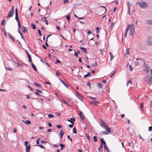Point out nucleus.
I'll return each mask as SVG.
<instances>
[{
  "label": "nucleus",
  "instance_id": "nucleus-1",
  "mask_svg": "<svg viewBox=\"0 0 152 152\" xmlns=\"http://www.w3.org/2000/svg\"><path fill=\"white\" fill-rule=\"evenodd\" d=\"M143 80L148 84H150L152 82V76L150 75H147L143 78Z\"/></svg>",
  "mask_w": 152,
  "mask_h": 152
},
{
  "label": "nucleus",
  "instance_id": "nucleus-2",
  "mask_svg": "<svg viewBox=\"0 0 152 152\" xmlns=\"http://www.w3.org/2000/svg\"><path fill=\"white\" fill-rule=\"evenodd\" d=\"M139 5L140 7L144 9L146 8L148 6V4L144 1H142L141 2H137L135 5Z\"/></svg>",
  "mask_w": 152,
  "mask_h": 152
},
{
  "label": "nucleus",
  "instance_id": "nucleus-3",
  "mask_svg": "<svg viewBox=\"0 0 152 152\" xmlns=\"http://www.w3.org/2000/svg\"><path fill=\"white\" fill-rule=\"evenodd\" d=\"M14 7L13 6H12L11 10L9 11L8 14L6 17L7 19L9 20V18H11L14 14Z\"/></svg>",
  "mask_w": 152,
  "mask_h": 152
},
{
  "label": "nucleus",
  "instance_id": "nucleus-4",
  "mask_svg": "<svg viewBox=\"0 0 152 152\" xmlns=\"http://www.w3.org/2000/svg\"><path fill=\"white\" fill-rule=\"evenodd\" d=\"M144 70L146 73H148L150 70L149 66L146 64H145L144 66Z\"/></svg>",
  "mask_w": 152,
  "mask_h": 152
},
{
  "label": "nucleus",
  "instance_id": "nucleus-5",
  "mask_svg": "<svg viewBox=\"0 0 152 152\" xmlns=\"http://www.w3.org/2000/svg\"><path fill=\"white\" fill-rule=\"evenodd\" d=\"M36 91L35 92V94L39 96H42L41 94H40V93L42 94V91L41 90H40L37 89L36 90Z\"/></svg>",
  "mask_w": 152,
  "mask_h": 152
},
{
  "label": "nucleus",
  "instance_id": "nucleus-6",
  "mask_svg": "<svg viewBox=\"0 0 152 152\" xmlns=\"http://www.w3.org/2000/svg\"><path fill=\"white\" fill-rule=\"evenodd\" d=\"M147 43L149 45H152V37L148 38L147 40Z\"/></svg>",
  "mask_w": 152,
  "mask_h": 152
},
{
  "label": "nucleus",
  "instance_id": "nucleus-7",
  "mask_svg": "<svg viewBox=\"0 0 152 152\" xmlns=\"http://www.w3.org/2000/svg\"><path fill=\"white\" fill-rule=\"evenodd\" d=\"M67 121L70 122L72 124H74V122L75 121V119L74 118H71L70 119H67Z\"/></svg>",
  "mask_w": 152,
  "mask_h": 152
},
{
  "label": "nucleus",
  "instance_id": "nucleus-8",
  "mask_svg": "<svg viewBox=\"0 0 152 152\" xmlns=\"http://www.w3.org/2000/svg\"><path fill=\"white\" fill-rule=\"evenodd\" d=\"M101 8L100 9V11H102V14L105 13L107 10L106 8L103 6L101 7Z\"/></svg>",
  "mask_w": 152,
  "mask_h": 152
},
{
  "label": "nucleus",
  "instance_id": "nucleus-9",
  "mask_svg": "<svg viewBox=\"0 0 152 152\" xmlns=\"http://www.w3.org/2000/svg\"><path fill=\"white\" fill-rule=\"evenodd\" d=\"M91 103L92 104L97 105L100 103V102L98 101L94 100L91 101Z\"/></svg>",
  "mask_w": 152,
  "mask_h": 152
},
{
  "label": "nucleus",
  "instance_id": "nucleus-10",
  "mask_svg": "<svg viewBox=\"0 0 152 152\" xmlns=\"http://www.w3.org/2000/svg\"><path fill=\"white\" fill-rule=\"evenodd\" d=\"M101 122L100 126L103 127L104 128L107 125L103 120H101Z\"/></svg>",
  "mask_w": 152,
  "mask_h": 152
},
{
  "label": "nucleus",
  "instance_id": "nucleus-11",
  "mask_svg": "<svg viewBox=\"0 0 152 152\" xmlns=\"http://www.w3.org/2000/svg\"><path fill=\"white\" fill-rule=\"evenodd\" d=\"M130 28V25H129L127 26V28L126 29V30H125V34H124V36H125V37H126L127 31L129 30V29Z\"/></svg>",
  "mask_w": 152,
  "mask_h": 152
},
{
  "label": "nucleus",
  "instance_id": "nucleus-12",
  "mask_svg": "<svg viewBox=\"0 0 152 152\" xmlns=\"http://www.w3.org/2000/svg\"><path fill=\"white\" fill-rule=\"evenodd\" d=\"M79 116L82 120H83L85 118V116L81 112H80L79 114Z\"/></svg>",
  "mask_w": 152,
  "mask_h": 152
},
{
  "label": "nucleus",
  "instance_id": "nucleus-13",
  "mask_svg": "<svg viewBox=\"0 0 152 152\" xmlns=\"http://www.w3.org/2000/svg\"><path fill=\"white\" fill-rule=\"evenodd\" d=\"M26 53L27 55V57L28 59L29 62H31V61H32V60L30 55L27 51H26Z\"/></svg>",
  "mask_w": 152,
  "mask_h": 152
},
{
  "label": "nucleus",
  "instance_id": "nucleus-14",
  "mask_svg": "<svg viewBox=\"0 0 152 152\" xmlns=\"http://www.w3.org/2000/svg\"><path fill=\"white\" fill-rule=\"evenodd\" d=\"M15 19L16 20H17L18 19V11L17 9H15Z\"/></svg>",
  "mask_w": 152,
  "mask_h": 152
},
{
  "label": "nucleus",
  "instance_id": "nucleus-15",
  "mask_svg": "<svg viewBox=\"0 0 152 152\" xmlns=\"http://www.w3.org/2000/svg\"><path fill=\"white\" fill-rule=\"evenodd\" d=\"M105 129L107 132L110 133L111 132V130L110 128H109V126L107 125L106 126L104 127Z\"/></svg>",
  "mask_w": 152,
  "mask_h": 152
},
{
  "label": "nucleus",
  "instance_id": "nucleus-16",
  "mask_svg": "<svg viewBox=\"0 0 152 152\" xmlns=\"http://www.w3.org/2000/svg\"><path fill=\"white\" fill-rule=\"evenodd\" d=\"M76 96L79 99H80L82 98V95L79 94L77 91H76Z\"/></svg>",
  "mask_w": 152,
  "mask_h": 152
},
{
  "label": "nucleus",
  "instance_id": "nucleus-17",
  "mask_svg": "<svg viewBox=\"0 0 152 152\" xmlns=\"http://www.w3.org/2000/svg\"><path fill=\"white\" fill-rule=\"evenodd\" d=\"M80 48L82 50V51L83 53H87V50L86 48L83 47H81Z\"/></svg>",
  "mask_w": 152,
  "mask_h": 152
},
{
  "label": "nucleus",
  "instance_id": "nucleus-18",
  "mask_svg": "<svg viewBox=\"0 0 152 152\" xmlns=\"http://www.w3.org/2000/svg\"><path fill=\"white\" fill-rule=\"evenodd\" d=\"M60 131L61 132L59 133V135L60 137L61 138L63 137V135L64 134V132L62 129H61Z\"/></svg>",
  "mask_w": 152,
  "mask_h": 152
},
{
  "label": "nucleus",
  "instance_id": "nucleus-19",
  "mask_svg": "<svg viewBox=\"0 0 152 152\" xmlns=\"http://www.w3.org/2000/svg\"><path fill=\"white\" fill-rule=\"evenodd\" d=\"M135 32V30H130V31H129V35L130 36H132V37H133L134 36H133V34Z\"/></svg>",
  "mask_w": 152,
  "mask_h": 152
},
{
  "label": "nucleus",
  "instance_id": "nucleus-20",
  "mask_svg": "<svg viewBox=\"0 0 152 152\" xmlns=\"http://www.w3.org/2000/svg\"><path fill=\"white\" fill-rule=\"evenodd\" d=\"M100 51L101 52V54L102 55L104 56L106 55V52L104 51V50H103L102 49H101L100 50Z\"/></svg>",
  "mask_w": 152,
  "mask_h": 152
},
{
  "label": "nucleus",
  "instance_id": "nucleus-21",
  "mask_svg": "<svg viewBox=\"0 0 152 152\" xmlns=\"http://www.w3.org/2000/svg\"><path fill=\"white\" fill-rule=\"evenodd\" d=\"M130 25V30H132V31L133 30H135V26L134 24H131Z\"/></svg>",
  "mask_w": 152,
  "mask_h": 152
},
{
  "label": "nucleus",
  "instance_id": "nucleus-22",
  "mask_svg": "<svg viewBox=\"0 0 152 152\" xmlns=\"http://www.w3.org/2000/svg\"><path fill=\"white\" fill-rule=\"evenodd\" d=\"M22 121L23 123H24V124H31V121H29V120H26L25 121Z\"/></svg>",
  "mask_w": 152,
  "mask_h": 152
},
{
  "label": "nucleus",
  "instance_id": "nucleus-23",
  "mask_svg": "<svg viewBox=\"0 0 152 152\" xmlns=\"http://www.w3.org/2000/svg\"><path fill=\"white\" fill-rule=\"evenodd\" d=\"M30 149V145H29L28 147L26 148V152H29Z\"/></svg>",
  "mask_w": 152,
  "mask_h": 152
},
{
  "label": "nucleus",
  "instance_id": "nucleus-24",
  "mask_svg": "<svg viewBox=\"0 0 152 152\" xmlns=\"http://www.w3.org/2000/svg\"><path fill=\"white\" fill-rule=\"evenodd\" d=\"M60 81L66 88H68V85L66 83L64 82L63 80H60Z\"/></svg>",
  "mask_w": 152,
  "mask_h": 152
},
{
  "label": "nucleus",
  "instance_id": "nucleus-25",
  "mask_svg": "<svg viewBox=\"0 0 152 152\" xmlns=\"http://www.w3.org/2000/svg\"><path fill=\"white\" fill-rule=\"evenodd\" d=\"M146 23L149 25L152 24V20H148L146 21Z\"/></svg>",
  "mask_w": 152,
  "mask_h": 152
},
{
  "label": "nucleus",
  "instance_id": "nucleus-26",
  "mask_svg": "<svg viewBox=\"0 0 152 152\" xmlns=\"http://www.w3.org/2000/svg\"><path fill=\"white\" fill-rule=\"evenodd\" d=\"M31 26L32 28L34 29H36V26L35 24L33 23H31Z\"/></svg>",
  "mask_w": 152,
  "mask_h": 152
},
{
  "label": "nucleus",
  "instance_id": "nucleus-27",
  "mask_svg": "<svg viewBox=\"0 0 152 152\" xmlns=\"http://www.w3.org/2000/svg\"><path fill=\"white\" fill-rule=\"evenodd\" d=\"M104 149L106 150V151L107 152H109V149H108V148L107 147L106 144H105V145H104Z\"/></svg>",
  "mask_w": 152,
  "mask_h": 152
},
{
  "label": "nucleus",
  "instance_id": "nucleus-28",
  "mask_svg": "<svg viewBox=\"0 0 152 152\" xmlns=\"http://www.w3.org/2000/svg\"><path fill=\"white\" fill-rule=\"evenodd\" d=\"M100 141L102 143H103L104 145H105L106 144V143L104 141V140L102 138H101L100 139Z\"/></svg>",
  "mask_w": 152,
  "mask_h": 152
},
{
  "label": "nucleus",
  "instance_id": "nucleus-29",
  "mask_svg": "<svg viewBox=\"0 0 152 152\" xmlns=\"http://www.w3.org/2000/svg\"><path fill=\"white\" fill-rule=\"evenodd\" d=\"M91 75V73L89 72H88L87 74L84 76V77H88L90 76Z\"/></svg>",
  "mask_w": 152,
  "mask_h": 152
},
{
  "label": "nucleus",
  "instance_id": "nucleus-30",
  "mask_svg": "<svg viewBox=\"0 0 152 152\" xmlns=\"http://www.w3.org/2000/svg\"><path fill=\"white\" fill-rule=\"evenodd\" d=\"M97 87L99 88H101L102 87V84H100L99 83H97Z\"/></svg>",
  "mask_w": 152,
  "mask_h": 152
},
{
  "label": "nucleus",
  "instance_id": "nucleus-31",
  "mask_svg": "<svg viewBox=\"0 0 152 152\" xmlns=\"http://www.w3.org/2000/svg\"><path fill=\"white\" fill-rule=\"evenodd\" d=\"M103 147V144L102 143H101V144L100 145L98 149V150L100 152H101V150H102V149Z\"/></svg>",
  "mask_w": 152,
  "mask_h": 152
},
{
  "label": "nucleus",
  "instance_id": "nucleus-32",
  "mask_svg": "<svg viewBox=\"0 0 152 152\" xmlns=\"http://www.w3.org/2000/svg\"><path fill=\"white\" fill-rule=\"evenodd\" d=\"M31 66H32V67H33V68L34 69L35 71H37V69H36V68L35 66L34 65V64H33V63L32 62V61H31Z\"/></svg>",
  "mask_w": 152,
  "mask_h": 152
},
{
  "label": "nucleus",
  "instance_id": "nucleus-33",
  "mask_svg": "<svg viewBox=\"0 0 152 152\" xmlns=\"http://www.w3.org/2000/svg\"><path fill=\"white\" fill-rule=\"evenodd\" d=\"M22 27H23V30H22L23 32L25 33L27 31V30L26 29L25 27H24V26H22Z\"/></svg>",
  "mask_w": 152,
  "mask_h": 152
},
{
  "label": "nucleus",
  "instance_id": "nucleus-34",
  "mask_svg": "<svg viewBox=\"0 0 152 152\" xmlns=\"http://www.w3.org/2000/svg\"><path fill=\"white\" fill-rule=\"evenodd\" d=\"M34 84L35 86H36L39 88L41 87V85L40 84H38L35 82L34 83Z\"/></svg>",
  "mask_w": 152,
  "mask_h": 152
},
{
  "label": "nucleus",
  "instance_id": "nucleus-35",
  "mask_svg": "<svg viewBox=\"0 0 152 152\" xmlns=\"http://www.w3.org/2000/svg\"><path fill=\"white\" fill-rule=\"evenodd\" d=\"M41 19L42 20L44 21V22L46 20V17H42L41 18Z\"/></svg>",
  "mask_w": 152,
  "mask_h": 152
},
{
  "label": "nucleus",
  "instance_id": "nucleus-36",
  "mask_svg": "<svg viewBox=\"0 0 152 152\" xmlns=\"http://www.w3.org/2000/svg\"><path fill=\"white\" fill-rule=\"evenodd\" d=\"M130 53L129 51V49L128 48L127 50V52H126V54H125V56H126V55H130Z\"/></svg>",
  "mask_w": 152,
  "mask_h": 152
},
{
  "label": "nucleus",
  "instance_id": "nucleus-37",
  "mask_svg": "<svg viewBox=\"0 0 152 152\" xmlns=\"http://www.w3.org/2000/svg\"><path fill=\"white\" fill-rule=\"evenodd\" d=\"M109 54L110 56V59L112 60L114 58V56L113 55H112V54L111 52L109 53Z\"/></svg>",
  "mask_w": 152,
  "mask_h": 152
},
{
  "label": "nucleus",
  "instance_id": "nucleus-38",
  "mask_svg": "<svg viewBox=\"0 0 152 152\" xmlns=\"http://www.w3.org/2000/svg\"><path fill=\"white\" fill-rule=\"evenodd\" d=\"M73 132L75 134H76L77 133V130L75 127L73 128Z\"/></svg>",
  "mask_w": 152,
  "mask_h": 152
},
{
  "label": "nucleus",
  "instance_id": "nucleus-39",
  "mask_svg": "<svg viewBox=\"0 0 152 152\" xmlns=\"http://www.w3.org/2000/svg\"><path fill=\"white\" fill-rule=\"evenodd\" d=\"M48 117L50 118H53L54 117V115H53L49 114L48 115Z\"/></svg>",
  "mask_w": 152,
  "mask_h": 152
},
{
  "label": "nucleus",
  "instance_id": "nucleus-40",
  "mask_svg": "<svg viewBox=\"0 0 152 152\" xmlns=\"http://www.w3.org/2000/svg\"><path fill=\"white\" fill-rule=\"evenodd\" d=\"M95 31L96 33H99V28L97 27L95 29Z\"/></svg>",
  "mask_w": 152,
  "mask_h": 152
},
{
  "label": "nucleus",
  "instance_id": "nucleus-41",
  "mask_svg": "<svg viewBox=\"0 0 152 152\" xmlns=\"http://www.w3.org/2000/svg\"><path fill=\"white\" fill-rule=\"evenodd\" d=\"M132 80H129L127 82V86H128L129 84L130 83V84L131 85H132Z\"/></svg>",
  "mask_w": 152,
  "mask_h": 152
},
{
  "label": "nucleus",
  "instance_id": "nucleus-42",
  "mask_svg": "<svg viewBox=\"0 0 152 152\" xmlns=\"http://www.w3.org/2000/svg\"><path fill=\"white\" fill-rule=\"evenodd\" d=\"M127 5L128 6V9H130V7H131V4H130V3H129V1H128L127 2Z\"/></svg>",
  "mask_w": 152,
  "mask_h": 152
},
{
  "label": "nucleus",
  "instance_id": "nucleus-43",
  "mask_svg": "<svg viewBox=\"0 0 152 152\" xmlns=\"http://www.w3.org/2000/svg\"><path fill=\"white\" fill-rule=\"evenodd\" d=\"M94 141L95 142H96L97 141V137L96 136H94L93 137Z\"/></svg>",
  "mask_w": 152,
  "mask_h": 152
},
{
  "label": "nucleus",
  "instance_id": "nucleus-44",
  "mask_svg": "<svg viewBox=\"0 0 152 152\" xmlns=\"http://www.w3.org/2000/svg\"><path fill=\"white\" fill-rule=\"evenodd\" d=\"M101 133L103 135H107L108 134L107 132L105 131H102Z\"/></svg>",
  "mask_w": 152,
  "mask_h": 152
},
{
  "label": "nucleus",
  "instance_id": "nucleus-45",
  "mask_svg": "<svg viewBox=\"0 0 152 152\" xmlns=\"http://www.w3.org/2000/svg\"><path fill=\"white\" fill-rule=\"evenodd\" d=\"M140 107L141 109H142L143 108V103H141L140 104Z\"/></svg>",
  "mask_w": 152,
  "mask_h": 152
},
{
  "label": "nucleus",
  "instance_id": "nucleus-46",
  "mask_svg": "<svg viewBox=\"0 0 152 152\" xmlns=\"http://www.w3.org/2000/svg\"><path fill=\"white\" fill-rule=\"evenodd\" d=\"M97 65V63L96 62L94 64H91V66H95Z\"/></svg>",
  "mask_w": 152,
  "mask_h": 152
},
{
  "label": "nucleus",
  "instance_id": "nucleus-47",
  "mask_svg": "<svg viewBox=\"0 0 152 152\" xmlns=\"http://www.w3.org/2000/svg\"><path fill=\"white\" fill-rule=\"evenodd\" d=\"M37 146L42 148H43V149L45 148V147L43 146L42 145H37Z\"/></svg>",
  "mask_w": 152,
  "mask_h": 152
},
{
  "label": "nucleus",
  "instance_id": "nucleus-48",
  "mask_svg": "<svg viewBox=\"0 0 152 152\" xmlns=\"http://www.w3.org/2000/svg\"><path fill=\"white\" fill-rule=\"evenodd\" d=\"M61 75V73L58 71H57L56 72V75L57 76H59L60 75Z\"/></svg>",
  "mask_w": 152,
  "mask_h": 152
},
{
  "label": "nucleus",
  "instance_id": "nucleus-49",
  "mask_svg": "<svg viewBox=\"0 0 152 152\" xmlns=\"http://www.w3.org/2000/svg\"><path fill=\"white\" fill-rule=\"evenodd\" d=\"M66 18L69 21V20L70 19V15H68L66 17Z\"/></svg>",
  "mask_w": 152,
  "mask_h": 152
},
{
  "label": "nucleus",
  "instance_id": "nucleus-50",
  "mask_svg": "<svg viewBox=\"0 0 152 152\" xmlns=\"http://www.w3.org/2000/svg\"><path fill=\"white\" fill-rule=\"evenodd\" d=\"M38 32L40 36H41L42 35L41 33V31L39 29H38Z\"/></svg>",
  "mask_w": 152,
  "mask_h": 152
},
{
  "label": "nucleus",
  "instance_id": "nucleus-51",
  "mask_svg": "<svg viewBox=\"0 0 152 152\" xmlns=\"http://www.w3.org/2000/svg\"><path fill=\"white\" fill-rule=\"evenodd\" d=\"M67 138H68L69 140H70L71 141V142H72V139L70 137L69 135H67Z\"/></svg>",
  "mask_w": 152,
  "mask_h": 152
},
{
  "label": "nucleus",
  "instance_id": "nucleus-52",
  "mask_svg": "<svg viewBox=\"0 0 152 152\" xmlns=\"http://www.w3.org/2000/svg\"><path fill=\"white\" fill-rule=\"evenodd\" d=\"M129 67L130 70L131 71H132L133 69V68L132 67V65H129Z\"/></svg>",
  "mask_w": 152,
  "mask_h": 152
},
{
  "label": "nucleus",
  "instance_id": "nucleus-53",
  "mask_svg": "<svg viewBox=\"0 0 152 152\" xmlns=\"http://www.w3.org/2000/svg\"><path fill=\"white\" fill-rule=\"evenodd\" d=\"M56 127L58 129H60L62 127V126L60 125H58L56 126Z\"/></svg>",
  "mask_w": 152,
  "mask_h": 152
},
{
  "label": "nucleus",
  "instance_id": "nucleus-54",
  "mask_svg": "<svg viewBox=\"0 0 152 152\" xmlns=\"http://www.w3.org/2000/svg\"><path fill=\"white\" fill-rule=\"evenodd\" d=\"M18 27L19 28H20V20H18Z\"/></svg>",
  "mask_w": 152,
  "mask_h": 152
},
{
  "label": "nucleus",
  "instance_id": "nucleus-55",
  "mask_svg": "<svg viewBox=\"0 0 152 152\" xmlns=\"http://www.w3.org/2000/svg\"><path fill=\"white\" fill-rule=\"evenodd\" d=\"M87 85L89 86L90 88L91 87V83L89 82H88L87 83Z\"/></svg>",
  "mask_w": 152,
  "mask_h": 152
},
{
  "label": "nucleus",
  "instance_id": "nucleus-56",
  "mask_svg": "<svg viewBox=\"0 0 152 152\" xmlns=\"http://www.w3.org/2000/svg\"><path fill=\"white\" fill-rule=\"evenodd\" d=\"M148 130L149 131L152 132V126L149 127L148 128Z\"/></svg>",
  "mask_w": 152,
  "mask_h": 152
},
{
  "label": "nucleus",
  "instance_id": "nucleus-57",
  "mask_svg": "<svg viewBox=\"0 0 152 152\" xmlns=\"http://www.w3.org/2000/svg\"><path fill=\"white\" fill-rule=\"evenodd\" d=\"M24 145L25 146H26V145H27L28 144V142L27 141H26L24 142Z\"/></svg>",
  "mask_w": 152,
  "mask_h": 152
},
{
  "label": "nucleus",
  "instance_id": "nucleus-58",
  "mask_svg": "<svg viewBox=\"0 0 152 152\" xmlns=\"http://www.w3.org/2000/svg\"><path fill=\"white\" fill-rule=\"evenodd\" d=\"M5 21L4 20H2L1 22V24L2 25H4V23H5Z\"/></svg>",
  "mask_w": 152,
  "mask_h": 152
},
{
  "label": "nucleus",
  "instance_id": "nucleus-59",
  "mask_svg": "<svg viewBox=\"0 0 152 152\" xmlns=\"http://www.w3.org/2000/svg\"><path fill=\"white\" fill-rule=\"evenodd\" d=\"M86 136L87 138V139L89 140V141L90 140V137L89 136V135H88L87 134H86Z\"/></svg>",
  "mask_w": 152,
  "mask_h": 152
},
{
  "label": "nucleus",
  "instance_id": "nucleus-60",
  "mask_svg": "<svg viewBox=\"0 0 152 152\" xmlns=\"http://www.w3.org/2000/svg\"><path fill=\"white\" fill-rule=\"evenodd\" d=\"M135 64L136 66H138L139 64V63L138 61H135Z\"/></svg>",
  "mask_w": 152,
  "mask_h": 152
},
{
  "label": "nucleus",
  "instance_id": "nucleus-61",
  "mask_svg": "<svg viewBox=\"0 0 152 152\" xmlns=\"http://www.w3.org/2000/svg\"><path fill=\"white\" fill-rule=\"evenodd\" d=\"M59 145L62 148H64V145L62 144H60Z\"/></svg>",
  "mask_w": 152,
  "mask_h": 152
},
{
  "label": "nucleus",
  "instance_id": "nucleus-62",
  "mask_svg": "<svg viewBox=\"0 0 152 152\" xmlns=\"http://www.w3.org/2000/svg\"><path fill=\"white\" fill-rule=\"evenodd\" d=\"M69 2L68 0H64V4Z\"/></svg>",
  "mask_w": 152,
  "mask_h": 152
},
{
  "label": "nucleus",
  "instance_id": "nucleus-63",
  "mask_svg": "<svg viewBox=\"0 0 152 152\" xmlns=\"http://www.w3.org/2000/svg\"><path fill=\"white\" fill-rule=\"evenodd\" d=\"M62 102L64 103L65 104H66L67 105H68V104L65 101L63 100L62 101Z\"/></svg>",
  "mask_w": 152,
  "mask_h": 152
},
{
  "label": "nucleus",
  "instance_id": "nucleus-64",
  "mask_svg": "<svg viewBox=\"0 0 152 152\" xmlns=\"http://www.w3.org/2000/svg\"><path fill=\"white\" fill-rule=\"evenodd\" d=\"M6 69L7 70H11L12 69L10 68H7L5 67Z\"/></svg>",
  "mask_w": 152,
  "mask_h": 152
}]
</instances>
